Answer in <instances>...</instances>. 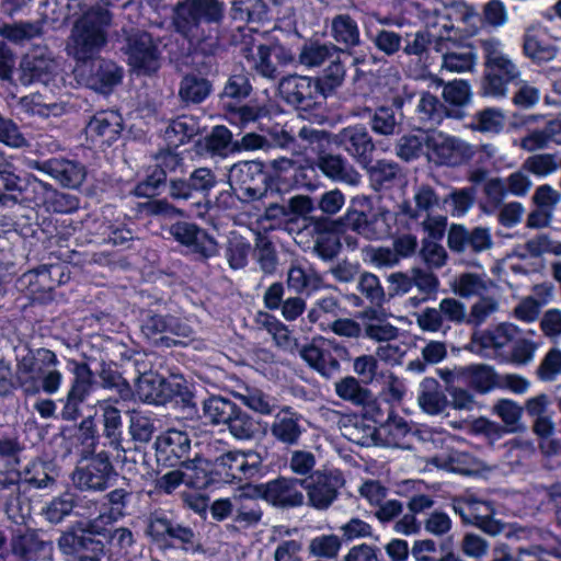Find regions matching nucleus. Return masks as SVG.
<instances>
[{"mask_svg": "<svg viewBox=\"0 0 561 561\" xmlns=\"http://www.w3.org/2000/svg\"><path fill=\"white\" fill-rule=\"evenodd\" d=\"M446 227V216H425V218L419 224V229L423 236L422 245H439V241L445 236Z\"/></svg>", "mask_w": 561, "mask_h": 561, "instance_id": "nucleus-58", "label": "nucleus"}, {"mask_svg": "<svg viewBox=\"0 0 561 561\" xmlns=\"http://www.w3.org/2000/svg\"><path fill=\"white\" fill-rule=\"evenodd\" d=\"M287 284L297 293L305 289L316 291L321 288L322 279L316 273H307L300 266L293 265L288 271Z\"/></svg>", "mask_w": 561, "mask_h": 561, "instance_id": "nucleus-61", "label": "nucleus"}, {"mask_svg": "<svg viewBox=\"0 0 561 561\" xmlns=\"http://www.w3.org/2000/svg\"><path fill=\"white\" fill-rule=\"evenodd\" d=\"M262 463L261 456L253 451L232 450L216 458L215 468L227 481H242L254 477Z\"/></svg>", "mask_w": 561, "mask_h": 561, "instance_id": "nucleus-18", "label": "nucleus"}, {"mask_svg": "<svg viewBox=\"0 0 561 561\" xmlns=\"http://www.w3.org/2000/svg\"><path fill=\"white\" fill-rule=\"evenodd\" d=\"M10 548L18 561H51L53 545L42 540L32 530L15 534L11 539Z\"/></svg>", "mask_w": 561, "mask_h": 561, "instance_id": "nucleus-24", "label": "nucleus"}, {"mask_svg": "<svg viewBox=\"0 0 561 561\" xmlns=\"http://www.w3.org/2000/svg\"><path fill=\"white\" fill-rule=\"evenodd\" d=\"M75 506L76 494L65 492L48 502L42 513L49 523L59 524L73 512Z\"/></svg>", "mask_w": 561, "mask_h": 561, "instance_id": "nucleus-54", "label": "nucleus"}, {"mask_svg": "<svg viewBox=\"0 0 561 561\" xmlns=\"http://www.w3.org/2000/svg\"><path fill=\"white\" fill-rule=\"evenodd\" d=\"M413 201L414 206L410 202H403L400 205L401 213L412 219H419L423 214L427 216L434 208L439 206V197L428 184H422L416 187Z\"/></svg>", "mask_w": 561, "mask_h": 561, "instance_id": "nucleus-35", "label": "nucleus"}, {"mask_svg": "<svg viewBox=\"0 0 561 561\" xmlns=\"http://www.w3.org/2000/svg\"><path fill=\"white\" fill-rule=\"evenodd\" d=\"M506 115L501 108L486 107L473 115L471 128L484 134H500L505 126Z\"/></svg>", "mask_w": 561, "mask_h": 561, "instance_id": "nucleus-46", "label": "nucleus"}, {"mask_svg": "<svg viewBox=\"0 0 561 561\" xmlns=\"http://www.w3.org/2000/svg\"><path fill=\"white\" fill-rule=\"evenodd\" d=\"M113 466L105 453H100L92 457L85 466L78 467L73 474V483L81 490L103 491L107 486V481Z\"/></svg>", "mask_w": 561, "mask_h": 561, "instance_id": "nucleus-21", "label": "nucleus"}, {"mask_svg": "<svg viewBox=\"0 0 561 561\" xmlns=\"http://www.w3.org/2000/svg\"><path fill=\"white\" fill-rule=\"evenodd\" d=\"M341 227V222H331L325 217L293 219L287 222L286 230L293 236L297 245L313 243V245L334 244V232Z\"/></svg>", "mask_w": 561, "mask_h": 561, "instance_id": "nucleus-15", "label": "nucleus"}, {"mask_svg": "<svg viewBox=\"0 0 561 561\" xmlns=\"http://www.w3.org/2000/svg\"><path fill=\"white\" fill-rule=\"evenodd\" d=\"M334 44L310 43L305 44L299 54V61L306 67H320L324 61L341 51Z\"/></svg>", "mask_w": 561, "mask_h": 561, "instance_id": "nucleus-52", "label": "nucleus"}, {"mask_svg": "<svg viewBox=\"0 0 561 561\" xmlns=\"http://www.w3.org/2000/svg\"><path fill=\"white\" fill-rule=\"evenodd\" d=\"M201 126L196 117L181 115L171 121L165 128V139L173 146H180L199 133Z\"/></svg>", "mask_w": 561, "mask_h": 561, "instance_id": "nucleus-41", "label": "nucleus"}, {"mask_svg": "<svg viewBox=\"0 0 561 561\" xmlns=\"http://www.w3.org/2000/svg\"><path fill=\"white\" fill-rule=\"evenodd\" d=\"M262 518V510L252 496L245 493L236 494L233 519L242 527H251L256 525Z\"/></svg>", "mask_w": 561, "mask_h": 561, "instance_id": "nucleus-45", "label": "nucleus"}, {"mask_svg": "<svg viewBox=\"0 0 561 561\" xmlns=\"http://www.w3.org/2000/svg\"><path fill=\"white\" fill-rule=\"evenodd\" d=\"M302 480L279 478L267 482L260 488L263 499L274 506L296 507L305 503L301 492Z\"/></svg>", "mask_w": 561, "mask_h": 561, "instance_id": "nucleus-22", "label": "nucleus"}, {"mask_svg": "<svg viewBox=\"0 0 561 561\" xmlns=\"http://www.w3.org/2000/svg\"><path fill=\"white\" fill-rule=\"evenodd\" d=\"M42 168L62 186L71 188L80 186L87 174L81 163L66 159L47 160Z\"/></svg>", "mask_w": 561, "mask_h": 561, "instance_id": "nucleus-27", "label": "nucleus"}, {"mask_svg": "<svg viewBox=\"0 0 561 561\" xmlns=\"http://www.w3.org/2000/svg\"><path fill=\"white\" fill-rule=\"evenodd\" d=\"M53 186L36 178L27 179L20 205L46 210Z\"/></svg>", "mask_w": 561, "mask_h": 561, "instance_id": "nucleus-50", "label": "nucleus"}, {"mask_svg": "<svg viewBox=\"0 0 561 561\" xmlns=\"http://www.w3.org/2000/svg\"><path fill=\"white\" fill-rule=\"evenodd\" d=\"M0 503L10 519L18 523L19 518H23L21 476L18 471H0Z\"/></svg>", "mask_w": 561, "mask_h": 561, "instance_id": "nucleus-26", "label": "nucleus"}, {"mask_svg": "<svg viewBox=\"0 0 561 561\" xmlns=\"http://www.w3.org/2000/svg\"><path fill=\"white\" fill-rule=\"evenodd\" d=\"M317 92L313 80L306 76L289 75L278 82L280 98L293 106H309Z\"/></svg>", "mask_w": 561, "mask_h": 561, "instance_id": "nucleus-25", "label": "nucleus"}, {"mask_svg": "<svg viewBox=\"0 0 561 561\" xmlns=\"http://www.w3.org/2000/svg\"><path fill=\"white\" fill-rule=\"evenodd\" d=\"M523 51L526 57L537 64L548 62L557 55V48L553 45L530 31L524 35Z\"/></svg>", "mask_w": 561, "mask_h": 561, "instance_id": "nucleus-49", "label": "nucleus"}, {"mask_svg": "<svg viewBox=\"0 0 561 561\" xmlns=\"http://www.w3.org/2000/svg\"><path fill=\"white\" fill-rule=\"evenodd\" d=\"M331 35L346 49L354 48L362 42L357 22L348 14H337L332 19Z\"/></svg>", "mask_w": 561, "mask_h": 561, "instance_id": "nucleus-37", "label": "nucleus"}, {"mask_svg": "<svg viewBox=\"0 0 561 561\" xmlns=\"http://www.w3.org/2000/svg\"><path fill=\"white\" fill-rule=\"evenodd\" d=\"M413 248H369L366 251V257L376 267H392L397 265L402 257L410 254Z\"/></svg>", "mask_w": 561, "mask_h": 561, "instance_id": "nucleus-59", "label": "nucleus"}, {"mask_svg": "<svg viewBox=\"0 0 561 561\" xmlns=\"http://www.w3.org/2000/svg\"><path fill=\"white\" fill-rule=\"evenodd\" d=\"M170 233L175 241L183 245L215 243L214 239L205 230L192 222L179 221L170 227Z\"/></svg>", "mask_w": 561, "mask_h": 561, "instance_id": "nucleus-48", "label": "nucleus"}, {"mask_svg": "<svg viewBox=\"0 0 561 561\" xmlns=\"http://www.w3.org/2000/svg\"><path fill=\"white\" fill-rule=\"evenodd\" d=\"M438 85H443V99L446 103L463 107L471 102L472 92L470 84L465 80H454L445 83L444 80H437Z\"/></svg>", "mask_w": 561, "mask_h": 561, "instance_id": "nucleus-55", "label": "nucleus"}, {"mask_svg": "<svg viewBox=\"0 0 561 561\" xmlns=\"http://www.w3.org/2000/svg\"><path fill=\"white\" fill-rule=\"evenodd\" d=\"M213 91V83L205 77L191 72L185 75L179 87L180 100L188 104L204 102Z\"/></svg>", "mask_w": 561, "mask_h": 561, "instance_id": "nucleus-34", "label": "nucleus"}, {"mask_svg": "<svg viewBox=\"0 0 561 561\" xmlns=\"http://www.w3.org/2000/svg\"><path fill=\"white\" fill-rule=\"evenodd\" d=\"M50 466L41 460L31 461L20 473L21 484L25 483L35 489L47 488L54 483L48 470Z\"/></svg>", "mask_w": 561, "mask_h": 561, "instance_id": "nucleus-56", "label": "nucleus"}, {"mask_svg": "<svg viewBox=\"0 0 561 561\" xmlns=\"http://www.w3.org/2000/svg\"><path fill=\"white\" fill-rule=\"evenodd\" d=\"M342 547V541L339 536L320 535L312 538L309 542V552L318 558L333 559L339 554Z\"/></svg>", "mask_w": 561, "mask_h": 561, "instance_id": "nucleus-62", "label": "nucleus"}, {"mask_svg": "<svg viewBox=\"0 0 561 561\" xmlns=\"http://www.w3.org/2000/svg\"><path fill=\"white\" fill-rule=\"evenodd\" d=\"M59 359L48 348L27 351L16 356L15 371L9 364L0 362V397H7L18 387L26 396H35L41 391L46 394L57 393L62 385L64 375L57 368Z\"/></svg>", "mask_w": 561, "mask_h": 561, "instance_id": "nucleus-1", "label": "nucleus"}, {"mask_svg": "<svg viewBox=\"0 0 561 561\" xmlns=\"http://www.w3.org/2000/svg\"><path fill=\"white\" fill-rule=\"evenodd\" d=\"M203 416L213 425H225L237 439H250L256 432V423L233 401L211 396L203 401Z\"/></svg>", "mask_w": 561, "mask_h": 561, "instance_id": "nucleus-5", "label": "nucleus"}, {"mask_svg": "<svg viewBox=\"0 0 561 561\" xmlns=\"http://www.w3.org/2000/svg\"><path fill=\"white\" fill-rule=\"evenodd\" d=\"M154 432L152 419L149 414L133 410L129 417V433L135 440L148 443Z\"/></svg>", "mask_w": 561, "mask_h": 561, "instance_id": "nucleus-63", "label": "nucleus"}, {"mask_svg": "<svg viewBox=\"0 0 561 561\" xmlns=\"http://www.w3.org/2000/svg\"><path fill=\"white\" fill-rule=\"evenodd\" d=\"M156 446L158 455L174 465L173 459L181 460L187 456L191 449V440L185 432L168 430L158 437Z\"/></svg>", "mask_w": 561, "mask_h": 561, "instance_id": "nucleus-30", "label": "nucleus"}, {"mask_svg": "<svg viewBox=\"0 0 561 561\" xmlns=\"http://www.w3.org/2000/svg\"><path fill=\"white\" fill-rule=\"evenodd\" d=\"M244 57L250 62L251 69L265 79L275 80L280 75L279 67L267 45H259L255 51L247 49Z\"/></svg>", "mask_w": 561, "mask_h": 561, "instance_id": "nucleus-38", "label": "nucleus"}, {"mask_svg": "<svg viewBox=\"0 0 561 561\" xmlns=\"http://www.w3.org/2000/svg\"><path fill=\"white\" fill-rule=\"evenodd\" d=\"M314 210L313 199L308 195H295L288 199L287 206L271 204L266 213L271 217L289 214L298 216L297 219L313 218L310 214Z\"/></svg>", "mask_w": 561, "mask_h": 561, "instance_id": "nucleus-44", "label": "nucleus"}, {"mask_svg": "<svg viewBox=\"0 0 561 561\" xmlns=\"http://www.w3.org/2000/svg\"><path fill=\"white\" fill-rule=\"evenodd\" d=\"M427 158L436 165L459 167L472 160L474 147L469 142L444 133H435L425 138Z\"/></svg>", "mask_w": 561, "mask_h": 561, "instance_id": "nucleus-8", "label": "nucleus"}, {"mask_svg": "<svg viewBox=\"0 0 561 561\" xmlns=\"http://www.w3.org/2000/svg\"><path fill=\"white\" fill-rule=\"evenodd\" d=\"M230 186L244 201L261 199L267 193L268 176L257 161H241L233 164L228 174Z\"/></svg>", "mask_w": 561, "mask_h": 561, "instance_id": "nucleus-10", "label": "nucleus"}, {"mask_svg": "<svg viewBox=\"0 0 561 561\" xmlns=\"http://www.w3.org/2000/svg\"><path fill=\"white\" fill-rule=\"evenodd\" d=\"M345 79V68L340 61H332L323 75L314 82L317 91L327 95L341 87Z\"/></svg>", "mask_w": 561, "mask_h": 561, "instance_id": "nucleus-60", "label": "nucleus"}, {"mask_svg": "<svg viewBox=\"0 0 561 561\" xmlns=\"http://www.w3.org/2000/svg\"><path fill=\"white\" fill-rule=\"evenodd\" d=\"M131 491L117 488L105 495V511L90 519L85 525V531L92 535H105L107 526L118 522L127 515V507L131 499Z\"/></svg>", "mask_w": 561, "mask_h": 561, "instance_id": "nucleus-20", "label": "nucleus"}, {"mask_svg": "<svg viewBox=\"0 0 561 561\" xmlns=\"http://www.w3.org/2000/svg\"><path fill=\"white\" fill-rule=\"evenodd\" d=\"M343 485L344 478L339 470H319L302 480L307 504L318 511L328 510L337 499Z\"/></svg>", "mask_w": 561, "mask_h": 561, "instance_id": "nucleus-12", "label": "nucleus"}, {"mask_svg": "<svg viewBox=\"0 0 561 561\" xmlns=\"http://www.w3.org/2000/svg\"><path fill=\"white\" fill-rule=\"evenodd\" d=\"M417 401L422 410L432 415L442 413L447 405L446 396L434 378H425L421 382Z\"/></svg>", "mask_w": 561, "mask_h": 561, "instance_id": "nucleus-40", "label": "nucleus"}, {"mask_svg": "<svg viewBox=\"0 0 561 561\" xmlns=\"http://www.w3.org/2000/svg\"><path fill=\"white\" fill-rule=\"evenodd\" d=\"M476 190L473 187H463L453 190L444 197V204L451 206L450 215L459 217L466 214L474 202Z\"/></svg>", "mask_w": 561, "mask_h": 561, "instance_id": "nucleus-64", "label": "nucleus"}, {"mask_svg": "<svg viewBox=\"0 0 561 561\" xmlns=\"http://www.w3.org/2000/svg\"><path fill=\"white\" fill-rule=\"evenodd\" d=\"M110 11H91L73 23L66 42V53L81 64L95 58L107 44V27L112 24Z\"/></svg>", "mask_w": 561, "mask_h": 561, "instance_id": "nucleus-3", "label": "nucleus"}, {"mask_svg": "<svg viewBox=\"0 0 561 561\" xmlns=\"http://www.w3.org/2000/svg\"><path fill=\"white\" fill-rule=\"evenodd\" d=\"M20 69V81L27 85L36 80H45L56 69V61L50 54L44 50L34 51L22 59Z\"/></svg>", "mask_w": 561, "mask_h": 561, "instance_id": "nucleus-28", "label": "nucleus"}, {"mask_svg": "<svg viewBox=\"0 0 561 561\" xmlns=\"http://www.w3.org/2000/svg\"><path fill=\"white\" fill-rule=\"evenodd\" d=\"M381 432L387 433L388 437L386 438V444L388 446L401 448V449H410L411 446L409 443H405L404 439L408 436H414L415 433L411 431L407 421L399 416L389 415L386 424L382 425Z\"/></svg>", "mask_w": 561, "mask_h": 561, "instance_id": "nucleus-53", "label": "nucleus"}, {"mask_svg": "<svg viewBox=\"0 0 561 561\" xmlns=\"http://www.w3.org/2000/svg\"><path fill=\"white\" fill-rule=\"evenodd\" d=\"M158 167L160 170L156 171L146 182L140 184L138 186V191L142 192V190H146L149 186L154 190L165 180L168 173L184 171L183 159L180 154L172 151L160 153L158 157Z\"/></svg>", "mask_w": 561, "mask_h": 561, "instance_id": "nucleus-42", "label": "nucleus"}, {"mask_svg": "<svg viewBox=\"0 0 561 561\" xmlns=\"http://www.w3.org/2000/svg\"><path fill=\"white\" fill-rule=\"evenodd\" d=\"M499 376L491 366L478 364L465 367L463 386L480 393H486L497 387Z\"/></svg>", "mask_w": 561, "mask_h": 561, "instance_id": "nucleus-39", "label": "nucleus"}, {"mask_svg": "<svg viewBox=\"0 0 561 561\" xmlns=\"http://www.w3.org/2000/svg\"><path fill=\"white\" fill-rule=\"evenodd\" d=\"M314 164L327 179L333 182H342L353 186L360 182L359 172L341 153L320 150L317 153Z\"/></svg>", "mask_w": 561, "mask_h": 561, "instance_id": "nucleus-23", "label": "nucleus"}, {"mask_svg": "<svg viewBox=\"0 0 561 561\" xmlns=\"http://www.w3.org/2000/svg\"><path fill=\"white\" fill-rule=\"evenodd\" d=\"M306 364L323 377H331L340 370V360L351 358L346 346L334 339H316L299 351Z\"/></svg>", "mask_w": 561, "mask_h": 561, "instance_id": "nucleus-7", "label": "nucleus"}, {"mask_svg": "<svg viewBox=\"0 0 561 561\" xmlns=\"http://www.w3.org/2000/svg\"><path fill=\"white\" fill-rule=\"evenodd\" d=\"M484 57L482 94L503 98L507 94V84L518 80L522 72L513 59L503 50V44L495 37L479 39Z\"/></svg>", "mask_w": 561, "mask_h": 561, "instance_id": "nucleus-4", "label": "nucleus"}, {"mask_svg": "<svg viewBox=\"0 0 561 561\" xmlns=\"http://www.w3.org/2000/svg\"><path fill=\"white\" fill-rule=\"evenodd\" d=\"M122 50L127 56L128 65L138 73L149 75L160 67L158 45L145 31L128 33Z\"/></svg>", "mask_w": 561, "mask_h": 561, "instance_id": "nucleus-13", "label": "nucleus"}, {"mask_svg": "<svg viewBox=\"0 0 561 561\" xmlns=\"http://www.w3.org/2000/svg\"><path fill=\"white\" fill-rule=\"evenodd\" d=\"M416 112L421 121L431 125L439 124L445 117L462 118L465 115L460 108L448 110L437 96L430 92L421 95Z\"/></svg>", "mask_w": 561, "mask_h": 561, "instance_id": "nucleus-33", "label": "nucleus"}, {"mask_svg": "<svg viewBox=\"0 0 561 561\" xmlns=\"http://www.w3.org/2000/svg\"><path fill=\"white\" fill-rule=\"evenodd\" d=\"M224 16L225 4L219 0H183L174 7L172 22L198 51L213 56L219 48L218 26Z\"/></svg>", "mask_w": 561, "mask_h": 561, "instance_id": "nucleus-2", "label": "nucleus"}, {"mask_svg": "<svg viewBox=\"0 0 561 561\" xmlns=\"http://www.w3.org/2000/svg\"><path fill=\"white\" fill-rule=\"evenodd\" d=\"M443 461L442 467L445 469L465 476L491 472L496 468V466L488 465L468 453L458 450L450 451Z\"/></svg>", "mask_w": 561, "mask_h": 561, "instance_id": "nucleus-32", "label": "nucleus"}, {"mask_svg": "<svg viewBox=\"0 0 561 561\" xmlns=\"http://www.w3.org/2000/svg\"><path fill=\"white\" fill-rule=\"evenodd\" d=\"M100 412L103 423V435L110 444L117 447L122 438V416L119 409L112 400H99L96 413Z\"/></svg>", "mask_w": 561, "mask_h": 561, "instance_id": "nucleus-36", "label": "nucleus"}, {"mask_svg": "<svg viewBox=\"0 0 561 561\" xmlns=\"http://www.w3.org/2000/svg\"><path fill=\"white\" fill-rule=\"evenodd\" d=\"M335 393L342 400L348 401L354 405L373 403L370 390L364 388L353 376H347L335 382Z\"/></svg>", "mask_w": 561, "mask_h": 561, "instance_id": "nucleus-43", "label": "nucleus"}, {"mask_svg": "<svg viewBox=\"0 0 561 561\" xmlns=\"http://www.w3.org/2000/svg\"><path fill=\"white\" fill-rule=\"evenodd\" d=\"M43 33V22H20L4 24L0 28V35L13 43L30 41Z\"/></svg>", "mask_w": 561, "mask_h": 561, "instance_id": "nucleus-57", "label": "nucleus"}, {"mask_svg": "<svg viewBox=\"0 0 561 561\" xmlns=\"http://www.w3.org/2000/svg\"><path fill=\"white\" fill-rule=\"evenodd\" d=\"M434 50L442 54L440 71L450 73L473 72L477 54L471 46L462 45L450 36L439 34L434 38Z\"/></svg>", "mask_w": 561, "mask_h": 561, "instance_id": "nucleus-16", "label": "nucleus"}, {"mask_svg": "<svg viewBox=\"0 0 561 561\" xmlns=\"http://www.w3.org/2000/svg\"><path fill=\"white\" fill-rule=\"evenodd\" d=\"M331 222H341L340 229L334 232V245H352L354 240L347 234V230L364 236L368 240H379L388 234L386 220L380 215L368 217L364 211L350 209L347 213Z\"/></svg>", "mask_w": 561, "mask_h": 561, "instance_id": "nucleus-9", "label": "nucleus"}, {"mask_svg": "<svg viewBox=\"0 0 561 561\" xmlns=\"http://www.w3.org/2000/svg\"><path fill=\"white\" fill-rule=\"evenodd\" d=\"M331 141L342 148L357 164L368 167L374 161L376 145L364 125L355 124L332 135Z\"/></svg>", "mask_w": 561, "mask_h": 561, "instance_id": "nucleus-14", "label": "nucleus"}, {"mask_svg": "<svg viewBox=\"0 0 561 561\" xmlns=\"http://www.w3.org/2000/svg\"><path fill=\"white\" fill-rule=\"evenodd\" d=\"M401 119L392 106H378L369 117L371 130L380 136H392L398 131Z\"/></svg>", "mask_w": 561, "mask_h": 561, "instance_id": "nucleus-47", "label": "nucleus"}, {"mask_svg": "<svg viewBox=\"0 0 561 561\" xmlns=\"http://www.w3.org/2000/svg\"><path fill=\"white\" fill-rule=\"evenodd\" d=\"M145 533L153 542L164 548L179 543L188 550L196 540L191 527L176 522L173 514L164 510H156L147 516Z\"/></svg>", "mask_w": 561, "mask_h": 561, "instance_id": "nucleus-6", "label": "nucleus"}, {"mask_svg": "<svg viewBox=\"0 0 561 561\" xmlns=\"http://www.w3.org/2000/svg\"><path fill=\"white\" fill-rule=\"evenodd\" d=\"M490 236L484 228H474L468 231L461 225H451L448 231V245H489Z\"/></svg>", "mask_w": 561, "mask_h": 561, "instance_id": "nucleus-51", "label": "nucleus"}, {"mask_svg": "<svg viewBox=\"0 0 561 561\" xmlns=\"http://www.w3.org/2000/svg\"><path fill=\"white\" fill-rule=\"evenodd\" d=\"M75 76L80 84L96 92L108 93L121 82L123 71L112 60L93 58L78 65Z\"/></svg>", "mask_w": 561, "mask_h": 561, "instance_id": "nucleus-11", "label": "nucleus"}, {"mask_svg": "<svg viewBox=\"0 0 561 561\" xmlns=\"http://www.w3.org/2000/svg\"><path fill=\"white\" fill-rule=\"evenodd\" d=\"M271 433L283 444H297L302 434L299 415L289 409L279 411L271 425Z\"/></svg>", "mask_w": 561, "mask_h": 561, "instance_id": "nucleus-31", "label": "nucleus"}, {"mask_svg": "<svg viewBox=\"0 0 561 561\" xmlns=\"http://www.w3.org/2000/svg\"><path fill=\"white\" fill-rule=\"evenodd\" d=\"M453 508L463 523L472 524L491 536L500 534L503 529L502 524L493 518L494 510L489 502L466 496L454 500Z\"/></svg>", "mask_w": 561, "mask_h": 561, "instance_id": "nucleus-19", "label": "nucleus"}, {"mask_svg": "<svg viewBox=\"0 0 561 561\" xmlns=\"http://www.w3.org/2000/svg\"><path fill=\"white\" fill-rule=\"evenodd\" d=\"M75 377L66 396L59 399L62 404L60 417L76 421L82 414V404L88 399L93 383V374L85 363H76L72 370Z\"/></svg>", "mask_w": 561, "mask_h": 561, "instance_id": "nucleus-17", "label": "nucleus"}, {"mask_svg": "<svg viewBox=\"0 0 561 561\" xmlns=\"http://www.w3.org/2000/svg\"><path fill=\"white\" fill-rule=\"evenodd\" d=\"M123 129L122 116L114 111L95 114L85 127L87 135L92 139L100 138L105 144L114 141Z\"/></svg>", "mask_w": 561, "mask_h": 561, "instance_id": "nucleus-29", "label": "nucleus"}]
</instances>
